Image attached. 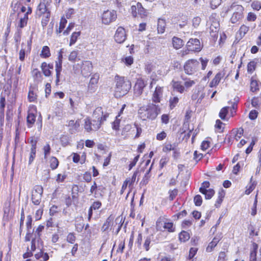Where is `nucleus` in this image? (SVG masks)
Listing matches in <instances>:
<instances>
[{"mask_svg":"<svg viewBox=\"0 0 261 261\" xmlns=\"http://www.w3.org/2000/svg\"><path fill=\"white\" fill-rule=\"evenodd\" d=\"M198 249L196 247H192L189 251V258L192 259L196 254Z\"/></svg>","mask_w":261,"mask_h":261,"instance_id":"nucleus-63","label":"nucleus"},{"mask_svg":"<svg viewBox=\"0 0 261 261\" xmlns=\"http://www.w3.org/2000/svg\"><path fill=\"white\" fill-rule=\"evenodd\" d=\"M152 239L153 235L152 234L146 237V238H145L143 246L145 248V250L147 251L149 250V245Z\"/></svg>","mask_w":261,"mask_h":261,"instance_id":"nucleus-39","label":"nucleus"},{"mask_svg":"<svg viewBox=\"0 0 261 261\" xmlns=\"http://www.w3.org/2000/svg\"><path fill=\"white\" fill-rule=\"evenodd\" d=\"M28 20V17L26 15L20 18V20L18 23V27L19 28H23L27 25Z\"/></svg>","mask_w":261,"mask_h":261,"instance_id":"nucleus-37","label":"nucleus"},{"mask_svg":"<svg viewBox=\"0 0 261 261\" xmlns=\"http://www.w3.org/2000/svg\"><path fill=\"white\" fill-rule=\"evenodd\" d=\"M229 109V107H225L221 109L219 114V117H220L221 119H222V120H225V118L226 115L228 112Z\"/></svg>","mask_w":261,"mask_h":261,"instance_id":"nucleus-41","label":"nucleus"},{"mask_svg":"<svg viewBox=\"0 0 261 261\" xmlns=\"http://www.w3.org/2000/svg\"><path fill=\"white\" fill-rule=\"evenodd\" d=\"M80 35V32H74L72 33L70 40L69 45L72 46L73 45L76 41L77 38Z\"/></svg>","mask_w":261,"mask_h":261,"instance_id":"nucleus-44","label":"nucleus"},{"mask_svg":"<svg viewBox=\"0 0 261 261\" xmlns=\"http://www.w3.org/2000/svg\"><path fill=\"white\" fill-rule=\"evenodd\" d=\"M224 73L223 72H219L215 75V77L210 83V86L211 87H216L218 85L221 80L223 77Z\"/></svg>","mask_w":261,"mask_h":261,"instance_id":"nucleus-20","label":"nucleus"},{"mask_svg":"<svg viewBox=\"0 0 261 261\" xmlns=\"http://www.w3.org/2000/svg\"><path fill=\"white\" fill-rule=\"evenodd\" d=\"M250 90L253 92L259 90V87L257 81L253 79L252 78L251 79Z\"/></svg>","mask_w":261,"mask_h":261,"instance_id":"nucleus-38","label":"nucleus"},{"mask_svg":"<svg viewBox=\"0 0 261 261\" xmlns=\"http://www.w3.org/2000/svg\"><path fill=\"white\" fill-rule=\"evenodd\" d=\"M67 241L68 242L73 244L75 241V236L73 233H70L67 237Z\"/></svg>","mask_w":261,"mask_h":261,"instance_id":"nucleus-64","label":"nucleus"},{"mask_svg":"<svg viewBox=\"0 0 261 261\" xmlns=\"http://www.w3.org/2000/svg\"><path fill=\"white\" fill-rule=\"evenodd\" d=\"M257 62L254 60L249 62L247 64V72L252 74L255 70Z\"/></svg>","mask_w":261,"mask_h":261,"instance_id":"nucleus-32","label":"nucleus"},{"mask_svg":"<svg viewBox=\"0 0 261 261\" xmlns=\"http://www.w3.org/2000/svg\"><path fill=\"white\" fill-rule=\"evenodd\" d=\"M163 227L167 229L169 232H173L175 230V227L174 226L173 223L172 222L164 223Z\"/></svg>","mask_w":261,"mask_h":261,"instance_id":"nucleus-40","label":"nucleus"},{"mask_svg":"<svg viewBox=\"0 0 261 261\" xmlns=\"http://www.w3.org/2000/svg\"><path fill=\"white\" fill-rule=\"evenodd\" d=\"M258 116V112L255 110H251L249 114V118L250 119L253 120H255Z\"/></svg>","mask_w":261,"mask_h":261,"instance_id":"nucleus-62","label":"nucleus"},{"mask_svg":"<svg viewBox=\"0 0 261 261\" xmlns=\"http://www.w3.org/2000/svg\"><path fill=\"white\" fill-rule=\"evenodd\" d=\"M250 237L257 236L258 235L259 228L255 225L250 224L248 227Z\"/></svg>","mask_w":261,"mask_h":261,"instance_id":"nucleus-22","label":"nucleus"},{"mask_svg":"<svg viewBox=\"0 0 261 261\" xmlns=\"http://www.w3.org/2000/svg\"><path fill=\"white\" fill-rule=\"evenodd\" d=\"M145 86L146 84L142 79L139 78L137 80L134 87V98H137L141 95Z\"/></svg>","mask_w":261,"mask_h":261,"instance_id":"nucleus-11","label":"nucleus"},{"mask_svg":"<svg viewBox=\"0 0 261 261\" xmlns=\"http://www.w3.org/2000/svg\"><path fill=\"white\" fill-rule=\"evenodd\" d=\"M202 194L205 195V198L206 199H210L214 196L215 191L213 189H208L204 192H202Z\"/></svg>","mask_w":261,"mask_h":261,"instance_id":"nucleus-45","label":"nucleus"},{"mask_svg":"<svg viewBox=\"0 0 261 261\" xmlns=\"http://www.w3.org/2000/svg\"><path fill=\"white\" fill-rule=\"evenodd\" d=\"M32 74L35 80L40 81L42 79V74L41 72L37 68L34 69L32 71Z\"/></svg>","mask_w":261,"mask_h":261,"instance_id":"nucleus-36","label":"nucleus"},{"mask_svg":"<svg viewBox=\"0 0 261 261\" xmlns=\"http://www.w3.org/2000/svg\"><path fill=\"white\" fill-rule=\"evenodd\" d=\"M102 124L96 119H91L87 117L84 119V128L88 133L95 132L98 130Z\"/></svg>","mask_w":261,"mask_h":261,"instance_id":"nucleus-6","label":"nucleus"},{"mask_svg":"<svg viewBox=\"0 0 261 261\" xmlns=\"http://www.w3.org/2000/svg\"><path fill=\"white\" fill-rule=\"evenodd\" d=\"M178 238L180 242L184 243L190 239V236L189 232L183 230L179 233Z\"/></svg>","mask_w":261,"mask_h":261,"instance_id":"nucleus-25","label":"nucleus"},{"mask_svg":"<svg viewBox=\"0 0 261 261\" xmlns=\"http://www.w3.org/2000/svg\"><path fill=\"white\" fill-rule=\"evenodd\" d=\"M44 228V226L40 225L38 227V228L36 229L35 231V235L37 236L36 237V238L37 239L38 242L40 240V237L41 236V232L43 231Z\"/></svg>","mask_w":261,"mask_h":261,"instance_id":"nucleus-49","label":"nucleus"},{"mask_svg":"<svg viewBox=\"0 0 261 261\" xmlns=\"http://www.w3.org/2000/svg\"><path fill=\"white\" fill-rule=\"evenodd\" d=\"M67 20L64 18L62 17L60 20V25L59 29L57 30V32L58 33H61L64 29L65 28V27L67 23Z\"/></svg>","mask_w":261,"mask_h":261,"instance_id":"nucleus-43","label":"nucleus"},{"mask_svg":"<svg viewBox=\"0 0 261 261\" xmlns=\"http://www.w3.org/2000/svg\"><path fill=\"white\" fill-rule=\"evenodd\" d=\"M36 17L39 18L42 17L41 23L43 27L47 25L50 16V12L44 1H41L38 6L36 11Z\"/></svg>","mask_w":261,"mask_h":261,"instance_id":"nucleus-3","label":"nucleus"},{"mask_svg":"<svg viewBox=\"0 0 261 261\" xmlns=\"http://www.w3.org/2000/svg\"><path fill=\"white\" fill-rule=\"evenodd\" d=\"M43 188L41 186H35L32 192V201L34 204L38 205L40 204L42 194Z\"/></svg>","mask_w":261,"mask_h":261,"instance_id":"nucleus-7","label":"nucleus"},{"mask_svg":"<svg viewBox=\"0 0 261 261\" xmlns=\"http://www.w3.org/2000/svg\"><path fill=\"white\" fill-rule=\"evenodd\" d=\"M120 120L117 117L115 121L112 123V128L115 130H118L120 126Z\"/></svg>","mask_w":261,"mask_h":261,"instance_id":"nucleus-59","label":"nucleus"},{"mask_svg":"<svg viewBox=\"0 0 261 261\" xmlns=\"http://www.w3.org/2000/svg\"><path fill=\"white\" fill-rule=\"evenodd\" d=\"M178 98L177 97H170L169 99V106L171 109H173L178 102Z\"/></svg>","mask_w":261,"mask_h":261,"instance_id":"nucleus-46","label":"nucleus"},{"mask_svg":"<svg viewBox=\"0 0 261 261\" xmlns=\"http://www.w3.org/2000/svg\"><path fill=\"white\" fill-rule=\"evenodd\" d=\"M115 41L118 43H122L126 39V34L125 30L122 27H119L114 35Z\"/></svg>","mask_w":261,"mask_h":261,"instance_id":"nucleus-12","label":"nucleus"},{"mask_svg":"<svg viewBox=\"0 0 261 261\" xmlns=\"http://www.w3.org/2000/svg\"><path fill=\"white\" fill-rule=\"evenodd\" d=\"M5 107V98L1 97L0 99V113L3 117L4 116V109Z\"/></svg>","mask_w":261,"mask_h":261,"instance_id":"nucleus-54","label":"nucleus"},{"mask_svg":"<svg viewBox=\"0 0 261 261\" xmlns=\"http://www.w3.org/2000/svg\"><path fill=\"white\" fill-rule=\"evenodd\" d=\"M59 165L58 159L54 156H52L50 159V167L53 170L56 169Z\"/></svg>","mask_w":261,"mask_h":261,"instance_id":"nucleus-42","label":"nucleus"},{"mask_svg":"<svg viewBox=\"0 0 261 261\" xmlns=\"http://www.w3.org/2000/svg\"><path fill=\"white\" fill-rule=\"evenodd\" d=\"M115 82L114 96L116 98H120L124 96L131 89V82L124 76L116 75Z\"/></svg>","mask_w":261,"mask_h":261,"instance_id":"nucleus-2","label":"nucleus"},{"mask_svg":"<svg viewBox=\"0 0 261 261\" xmlns=\"http://www.w3.org/2000/svg\"><path fill=\"white\" fill-rule=\"evenodd\" d=\"M172 86L174 90L180 93H182L184 92L185 87L181 85L180 82L172 81Z\"/></svg>","mask_w":261,"mask_h":261,"instance_id":"nucleus-26","label":"nucleus"},{"mask_svg":"<svg viewBox=\"0 0 261 261\" xmlns=\"http://www.w3.org/2000/svg\"><path fill=\"white\" fill-rule=\"evenodd\" d=\"M43 150L44 154V158L46 159L50 153L51 148L50 145L48 144H46L44 146Z\"/></svg>","mask_w":261,"mask_h":261,"instance_id":"nucleus-51","label":"nucleus"},{"mask_svg":"<svg viewBox=\"0 0 261 261\" xmlns=\"http://www.w3.org/2000/svg\"><path fill=\"white\" fill-rule=\"evenodd\" d=\"M130 13L134 17H136L138 15V8L137 7L136 5H132L131 6Z\"/></svg>","mask_w":261,"mask_h":261,"instance_id":"nucleus-58","label":"nucleus"},{"mask_svg":"<svg viewBox=\"0 0 261 261\" xmlns=\"http://www.w3.org/2000/svg\"><path fill=\"white\" fill-rule=\"evenodd\" d=\"M166 22L163 19H159L158 22V31L160 34H163L165 30Z\"/></svg>","mask_w":261,"mask_h":261,"instance_id":"nucleus-28","label":"nucleus"},{"mask_svg":"<svg viewBox=\"0 0 261 261\" xmlns=\"http://www.w3.org/2000/svg\"><path fill=\"white\" fill-rule=\"evenodd\" d=\"M161 113L160 106L152 102L140 106L138 112V117L143 121L154 120Z\"/></svg>","mask_w":261,"mask_h":261,"instance_id":"nucleus-1","label":"nucleus"},{"mask_svg":"<svg viewBox=\"0 0 261 261\" xmlns=\"http://www.w3.org/2000/svg\"><path fill=\"white\" fill-rule=\"evenodd\" d=\"M169 162V158L167 156H163L160 161V168H163Z\"/></svg>","mask_w":261,"mask_h":261,"instance_id":"nucleus-55","label":"nucleus"},{"mask_svg":"<svg viewBox=\"0 0 261 261\" xmlns=\"http://www.w3.org/2000/svg\"><path fill=\"white\" fill-rule=\"evenodd\" d=\"M224 194L223 192L219 193V195L215 203L216 207H218L220 206V204H221L223 201V198H224Z\"/></svg>","mask_w":261,"mask_h":261,"instance_id":"nucleus-47","label":"nucleus"},{"mask_svg":"<svg viewBox=\"0 0 261 261\" xmlns=\"http://www.w3.org/2000/svg\"><path fill=\"white\" fill-rule=\"evenodd\" d=\"M78 52L76 50H73L70 54L68 57V60L71 62H74L77 57Z\"/></svg>","mask_w":261,"mask_h":261,"instance_id":"nucleus-57","label":"nucleus"},{"mask_svg":"<svg viewBox=\"0 0 261 261\" xmlns=\"http://www.w3.org/2000/svg\"><path fill=\"white\" fill-rule=\"evenodd\" d=\"M258 248V245L255 243H253L252 248L250 253V260L255 261L256 259V253Z\"/></svg>","mask_w":261,"mask_h":261,"instance_id":"nucleus-21","label":"nucleus"},{"mask_svg":"<svg viewBox=\"0 0 261 261\" xmlns=\"http://www.w3.org/2000/svg\"><path fill=\"white\" fill-rule=\"evenodd\" d=\"M220 238L219 237H215L212 241L210 242L208 246L206 248V251L207 252H211L213 249L216 247L218 243L219 242Z\"/></svg>","mask_w":261,"mask_h":261,"instance_id":"nucleus-23","label":"nucleus"},{"mask_svg":"<svg viewBox=\"0 0 261 261\" xmlns=\"http://www.w3.org/2000/svg\"><path fill=\"white\" fill-rule=\"evenodd\" d=\"M99 76L95 74L91 78L88 86V91L90 93L94 92L97 89V84L98 82Z\"/></svg>","mask_w":261,"mask_h":261,"instance_id":"nucleus-17","label":"nucleus"},{"mask_svg":"<svg viewBox=\"0 0 261 261\" xmlns=\"http://www.w3.org/2000/svg\"><path fill=\"white\" fill-rule=\"evenodd\" d=\"M36 154V150L31 149L29 155V165H31L34 161Z\"/></svg>","mask_w":261,"mask_h":261,"instance_id":"nucleus-53","label":"nucleus"},{"mask_svg":"<svg viewBox=\"0 0 261 261\" xmlns=\"http://www.w3.org/2000/svg\"><path fill=\"white\" fill-rule=\"evenodd\" d=\"M32 41H28L27 44L22 43L21 44V48L19 53V59L21 61H23L25 59V54L30 53L31 50Z\"/></svg>","mask_w":261,"mask_h":261,"instance_id":"nucleus-15","label":"nucleus"},{"mask_svg":"<svg viewBox=\"0 0 261 261\" xmlns=\"http://www.w3.org/2000/svg\"><path fill=\"white\" fill-rule=\"evenodd\" d=\"M230 9H234L236 11L233 13L230 18V21L231 23H236L242 18L244 8L241 5L233 4L230 6Z\"/></svg>","mask_w":261,"mask_h":261,"instance_id":"nucleus-9","label":"nucleus"},{"mask_svg":"<svg viewBox=\"0 0 261 261\" xmlns=\"http://www.w3.org/2000/svg\"><path fill=\"white\" fill-rule=\"evenodd\" d=\"M75 66L80 68L81 73L84 76L88 75L93 68L92 64L90 61H82L80 63L77 64Z\"/></svg>","mask_w":261,"mask_h":261,"instance_id":"nucleus-10","label":"nucleus"},{"mask_svg":"<svg viewBox=\"0 0 261 261\" xmlns=\"http://www.w3.org/2000/svg\"><path fill=\"white\" fill-rule=\"evenodd\" d=\"M36 120V116L32 113H28L27 121L28 127H31Z\"/></svg>","mask_w":261,"mask_h":261,"instance_id":"nucleus-27","label":"nucleus"},{"mask_svg":"<svg viewBox=\"0 0 261 261\" xmlns=\"http://www.w3.org/2000/svg\"><path fill=\"white\" fill-rule=\"evenodd\" d=\"M188 51H199L201 49L200 41L196 38L190 39L187 43Z\"/></svg>","mask_w":261,"mask_h":261,"instance_id":"nucleus-14","label":"nucleus"},{"mask_svg":"<svg viewBox=\"0 0 261 261\" xmlns=\"http://www.w3.org/2000/svg\"><path fill=\"white\" fill-rule=\"evenodd\" d=\"M67 126L69 127L70 133L73 134L78 132L80 126V123L78 120L76 121L71 120L68 122Z\"/></svg>","mask_w":261,"mask_h":261,"instance_id":"nucleus-18","label":"nucleus"},{"mask_svg":"<svg viewBox=\"0 0 261 261\" xmlns=\"http://www.w3.org/2000/svg\"><path fill=\"white\" fill-rule=\"evenodd\" d=\"M137 7L138 8V14L141 17H146L147 15V12L145 9H144L141 3L138 2L137 3Z\"/></svg>","mask_w":261,"mask_h":261,"instance_id":"nucleus-31","label":"nucleus"},{"mask_svg":"<svg viewBox=\"0 0 261 261\" xmlns=\"http://www.w3.org/2000/svg\"><path fill=\"white\" fill-rule=\"evenodd\" d=\"M137 175V172H135L134 173L133 175H132V177L130 178H127L125 181L127 182V184L128 185L129 188H130V190L132 188V186L134 184V183L135 182L136 179V177ZM130 191V190H129ZM130 191L128 192L127 195L129 193Z\"/></svg>","mask_w":261,"mask_h":261,"instance_id":"nucleus-30","label":"nucleus"},{"mask_svg":"<svg viewBox=\"0 0 261 261\" xmlns=\"http://www.w3.org/2000/svg\"><path fill=\"white\" fill-rule=\"evenodd\" d=\"M194 201L195 205L200 206L202 204V199L200 195H196L194 198Z\"/></svg>","mask_w":261,"mask_h":261,"instance_id":"nucleus-56","label":"nucleus"},{"mask_svg":"<svg viewBox=\"0 0 261 261\" xmlns=\"http://www.w3.org/2000/svg\"><path fill=\"white\" fill-rule=\"evenodd\" d=\"M185 80L186 81L184 83V87L186 88H189L196 84V82L194 80H191L190 79H185Z\"/></svg>","mask_w":261,"mask_h":261,"instance_id":"nucleus-50","label":"nucleus"},{"mask_svg":"<svg viewBox=\"0 0 261 261\" xmlns=\"http://www.w3.org/2000/svg\"><path fill=\"white\" fill-rule=\"evenodd\" d=\"M199 62L195 59H190L187 61L184 66L185 72L188 75L194 74L198 69Z\"/></svg>","mask_w":261,"mask_h":261,"instance_id":"nucleus-5","label":"nucleus"},{"mask_svg":"<svg viewBox=\"0 0 261 261\" xmlns=\"http://www.w3.org/2000/svg\"><path fill=\"white\" fill-rule=\"evenodd\" d=\"M121 61L124 63L126 66H129L134 63V58L132 56H129L121 58Z\"/></svg>","mask_w":261,"mask_h":261,"instance_id":"nucleus-34","label":"nucleus"},{"mask_svg":"<svg viewBox=\"0 0 261 261\" xmlns=\"http://www.w3.org/2000/svg\"><path fill=\"white\" fill-rule=\"evenodd\" d=\"M209 90L206 92L205 89L202 86H196L194 89V92L192 95L191 98L193 100L196 101L197 103H200L202 99L206 95H208L211 92Z\"/></svg>","mask_w":261,"mask_h":261,"instance_id":"nucleus-4","label":"nucleus"},{"mask_svg":"<svg viewBox=\"0 0 261 261\" xmlns=\"http://www.w3.org/2000/svg\"><path fill=\"white\" fill-rule=\"evenodd\" d=\"M109 115L108 113L103 114V110L101 107H97L93 112V117L94 119H96L100 122L102 124L104 121L107 120Z\"/></svg>","mask_w":261,"mask_h":261,"instance_id":"nucleus-13","label":"nucleus"},{"mask_svg":"<svg viewBox=\"0 0 261 261\" xmlns=\"http://www.w3.org/2000/svg\"><path fill=\"white\" fill-rule=\"evenodd\" d=\"M210 182L207 181H204L199 189V191L202 193L207 190L206 189L210 187Z\"/></svg>","mask_w":261,"mask_h":261,"instance_id":"nucleus-61","label":"nucleus"},{"mask_svg":"<svg viewBox=\"0 0 261 261\" xmlns=\"http://www.w3.org/2000/svg\"><path fill=\"white\" fill-rule=\"evenodd\" d=\"M163 87L159 86H156L152 95V103L157 104L158 103L160 102L163 96Z\"/></svg>","mask_w":261,"mask_h":261,"instance_id":"nucleus-16","label":"nucleus"},{"mask_svg":"<svg viewBox=\"0 0 261 261\" xmlns=\"http://www.w3.org/2000/svg\"><path fill=\"white\" fill-rule=\"evenodd\" d=\"M41 68L43 74L45 76H49L51 75V72L50 70L48 69V68L46 66V62H43L41 64Z\"/></svg>","mask_w":261,"mask_h":261,"instance_id":"nucleus-35","label":"nucleus"},{"mask_svg":"<svg viewBox=\"0 0 261 261\" xmlns=\"http://www.w3.org/2000/svg\"><path fill=\"white\" fill-rule=\"evenodd\" d=\"M249 31V27L243 25H242L239 30V33L241 37H243L245 36V35L247 33V32Z\"/></svg>","mask_w":261,"mask_h":261,"instance_id":"nucleus-48","label":"nucleus"},{"mask_svg":"<svg viewBox=\"0 0 261 261\" xmlns=\"http://www.w3.org/2000/svg\"><path fill=\"white\" fill-rule=\"evenodd\" d=\"M38 140V138L34 136L30 137L28 140V143L31 145V149L36 150V144Z\"/></svg>","mask_w":261,"mask_h":261,"instance_id":"nucleus-33","label":"nucleus"},{"mask_svg":"<svg viewBox=\"0 0 261 261\" xmlns=\"http://www.w3.org/2000/svg\"><path fill=\"white\" fill-rule=\"evenodd\" d=\"M40 57L42 58H48L51 56L50 49L47 46H44L41 51Z\"/></svg>","mask_w":261,"mask_h":261,"instance_id":"nucleus-29","label":"nucleus"},{"mask_svg":"<svg viewBox=\"0 0 261 261\" xmlns=\"http://www.w3.org/2000/svg\"><path fill=\"white\" fill-rule=\"evenodd\" d=\"M172 44L175 49H178L184 45V42L180 38L174 37L172 38Z\"/></svg>","mask_w":261,"mask_h":261,"instance_id":"nucleus-24","label":"nucleus"},{"mask_svg":"<svg viewBox=\"0 0 261 261\" xmlns=\"http://www.w3.org/2000/svg\"><path fill=\"white\" fill-rule=\"evenodd\" d=\"M117 17L116 11L114 10L105 11L101 15L102 23L109 25L115 21Z\"/></svg>","mask_w":261,"mask_h":261,"instance_id":"nucleus-8","label":"nucleus"},{"mask_svg":"<svg viewBox=\"0 0 261 261\" xmlns=\"http://www.w3.org/2000/svg\"><path fill=\"white\" fill-rule=\"evenodd\" d=\"M114 216L111 215L106 220L102 226L101 227V231L103 232L108 231L111 229L110 227L113 226L114 224Z\"/></svg>","mask_w":261,"mask_h":261,"instance_id":"nucleus-19","label":"nucleus"},{"mask_svg":"<svg viewBox=\"0 0 261 261\" xmlns=\"http://www.w3.org/2000/svg\"><path fill=\"white\" fill-rule=\"evenodd\" d=\"M221 3V0H211L210 4L213 9H216Z\"/></svg>","mask_w":261,"mask_h":261,"instance_id":"nucleus-60","label":"nucleus"},{"mask_svg":"<svg viewBox=\"0 0 261 261\" xmlns=\"http://www.w3.org/2000/svg\"><path fill=\"white\" fill-rule=\"evenodd\" d=\"M37 98L36 94L32 91L30 90L28 93V99L30 102H34Z\"/></svg>","mask_w":261,"mask_h":261,"instance_id":"nucleus-52","label":"nucleus"}]
</instances>
